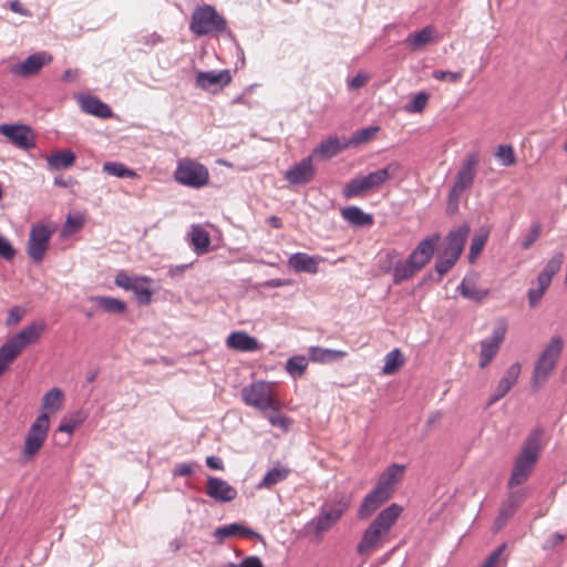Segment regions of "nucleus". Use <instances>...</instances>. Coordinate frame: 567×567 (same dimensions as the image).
<instances>
[{
  "label": "nucleus",
  "instance_id": "56",
  "mask_svg": "<svg viewBox=\"0 0 567 567\" xmlns=\"http://www.w3.org/2000/svg\"><path fill=\"white\" fill-rule=\"evenodd\" d=\"M228 567H265V566L258 556H248V557L244 558L239 564L229 563Z\"/></svg>",
  "mask_w": 567,
  "mask_h": 567
},
{
  "label": "nucleus",
  "instance_id": "14",
  "mask_svg": "<svg viewBox=\"0 0 567 567\" xmlns=\"http://www.w3.org/2000/svg\"><path fill=\"white\" fill-rule=\"evenodd\" d=\"M405 468V465L396 463L388 466L380 475L377 485L368 496H389L392 494L398 484L403 480Z\"/></svg>",
  "mask_w": 567,
  "mask_h": 567
},
{
  "label": "nucleus",
  "instance_id": "3",
  "mask_svg": "<svg viewBox=\"0 0 567 567\" xmlns=\"http://www.w3.org/2000/svg\"><path fill=\"white\" fill-rule=\"evenodd\" d=\"M401 171L398 162H391L384 167L371 172L368 175L357 176L349 181L343 187L342 195L346 199L360 197L365 192L373 190L394 178Z\"/></svg>",
  "mask_w": 567,
  "mask_h": 567
},
{
  "label": "nucleus",
  "instance_id": "54",
  "mask_svg": "<svg viewBox=\"0 0 567 567\" xmlns=\"http://www.w3.org/2000/svg\"><path fill=\"white\" fill-rule=\"evenodd\" d=\"M16 256V250L12 245L3 236H0V257L6 260H12Z\"/></svg>",
  "mask_w": 567,
  "mask_h": 567
},
{
  "label": "nucleus",
  "instance_id": "40",
  "mask_svg": "<svg viewBox=\"0 0 567 567\" xmlns=\"http://www.w3.org/2000/svg\"><path fill=\"white\" fill-rule=\"evenodd\" d=\"M404 364V359L400 349H393L384 358L383 373L386 375L394 374L399 368Z\"/></svg>",
  "mask_w": 567,
  "mask_h": 567
},
{
  "label": "nucleus",
  "instance_id": "64",
  "mask_svg": "<svg viewBox=\"0 0 567 567\" xmlns=\"http://www.w3.org/2000/svg\"><path fill=\"white\" fill-rule=\"evenodd\" d=\"M565 539V536L560 533H555L553 534L547 540H546V544L544 546V548H554L556 547L557 545H559L560 543H563Z\"/></svg>",
  "mask_w": 567,
  "mask_h": 567
},
{
  "label": "nucleus",
  "instance_id": "28",
  "mask_svg": "<svg viewBox=\"0 0 567 567\" xmlns=\"http://www.w3.org/2000/svg\"><path fill=\"white\" fill-rule=\"evenodd\" d=\"M309 360L320 364H327L340 359H343L348 355L347 351L343 350H332L324 349L320 347H310L309 351Z\"/></svg>",
  "mask_w": 567,
  "mask_h": 567
},
{
  "label": "nucleus",
  "instance_id": "47",
  "mask_svg": "<svg viewBox=\"0 0 567 567\" xmlns=\"http://www.w3.org/2000/svg\"><path fill=\"white\" fill-rule=\"evenodd\" d=\"M82 421L83 419L81 417L80 414H74L68 417L65 416L62 419L60 425L58 426V431L71 435L73 434L75 429L82 423Z\"/></svg>",
  "mask_w": 567,
  "mask_h": 567
},
{
  "label": "nucleus",
  "instance_id": "53",
  "mask_svg": "<svg viewBox=\"0 0 567 567\" xmlns=\"http://www.w3.org/2000/svg\"><path fill=\"white\" fill-rule=\"evenodd\" d=\"M487 241V235L476 236L472 239L470 246V255L468 258L471 261H474L478 255L482 252L485 244Z\"/></svg>",
  "mask_w": 567,
  "mask_h": 567
},
{
  "label": "nucleus",
  "instance_id": "26",
  "mask_svg": "<svg viewBox=\"0 0 567 567\" xmlns=\"http://www.w3.org/2000/svg\"><path fill=\"white\" fill-rule=\"evenodd\" d=\"M226 346L240 352H252L260 349L258 340L245 331L231 332L226 339Z\"/></svg>",
  "mask_w": 567,
  "mask_h": 567
},
{
  "label": "nucleus",
  "instance_id": "33",
  "mask_svg": "<svg viewBox=\"0 0 567 567\" xmlns=\"http://www.w3.org/2000/svg\"><path fill=\"white\" fill-rule=\"evenodd\" d=\"M152 279L146 276H140L134 282V288L131 290L135 293V297L141 305H148L152 301L153 291L150 288Z\"/></svg>",
  "mask_w": 567,
  "mask_h": 567
},
{
  "label": "nucleus",
  "instance_id": "1",
  "mask_svg": "<svg viewBox=\"0 0 567 567\" xmlns=\"http://www.w3.org/2000/svg\"><path fill=\"white\" fill-rule=\"evenodd\" d=\"M382 501L383 498H363V502L359 506V519H368L377 514L375 518L363 530L357 545V553L360 556L369 555L377 548L383 546L403 513V507L395 503L379 511L383 504Z\"/></svg>",
  "mask_w": 567,
  "mask_h": 567
},
{
  "label": "nucleus",
  "instance_id": "2",
  "mask_svg": "<svg viewBox=\"0 0 567 567\" xmlns=\"http://www.w3.org/2000/svg\"><path fill=\"white\" fill-rule=\"evenodd\" d=\"M543 437L544 430L537 427L524 440L520 451L513 463L508 480L509 487L523 485L529 478L544 447Z\"/></svg>",
  "mask_w": 567,
  "mask_h": 567
},
{
  "label": "nucleus",
  "instance_id": "38",
  "mask_svg": "<svg viewBox=\"0 0 567 567\" xmlns=\"http://www.w3.org/2000/svg\"><path fill=\"white\" fill-rule=\"evenodd\" d=\"M75 162V154L72 151H63L48 157V164L53 169L71 167Z\"/></svg>",
  "mask_w": 567,
  "mask_h": 567
},
{
  "label": "nucleus",
  "instance_id": "39",
  "mask_svg": "<svg viewBox=\"0 0 567 567\" xmlns=\"http://www.w3.org/2000/svg\"><path fill=\"white\" fill-rule=\"evenodd\" d=\"M518 506H519V503L515 498H509L502 505V507L499 509V514L496 517L495 523H494V527L496 530H499L501 528L504 527V525L506 524L508 518L513 516V514L516 512Z\"/></svg>",
  "mask_w": 567,
  "mask_h": 567
},
{
  "label": "nucleus",
  "instance_id": "27",
  "mask_svg": "<svg viewBox=\"0 0 567 567\" xmlns=\"http://www.w3.org/2000/svg\"><path fill=\"white\" fill-rule=\"evenodd\" d=\"M342 218L354 227H370L374 219L371 214L364 213L358 206H349L341 209Z\"/></svg>",
  "mask_w": 567,
  "mask_h": 567
},
{
  "label": "nucleus",
  "instance_id": "49",
  "mask_svg": "<svg viewBox=\"0 0 567 567\" xmlns=\"http://www.w3.org/2000/svg\"><path fill=\"white\" fill-rule=\"evenodd\" d=\"M497 158L504 166H512L516 163V156L512 146L501 145L496 152Z\"/></svg>",
  "mask_w": 567,
  "mask_h": 567
},
{
  "label": "nucleus",
  "instance_id": "55",
  "mask_svg": "<svg viewBox=\"0 0 567 567\" xmlns=\"http://www.w3.org/2000/svg\"><path fill=\"white\" fill-rule=\"evenodd\" d=\"M268 420L272 426L282 431H287L291 424V420L282 414H271Z\"/></svg>",
  "mask_w": 567,
  "mask_h": 567
},
{
  "label": "nucleus",
  "instance_id": "32",
  "mask_svg": "<svg viewBox=\"0 0 567 567\" xmlns=\"http://www.w3.org/2000/svg\"><path fill=\"white\" fill-rule=\"evenodd\" d=\"M457 289L464 298L475 302H482L488 295L487 289L478 288L470 278H464Z\"/></svg>",
  "mask_w": 567,
  "mask_h": 567
},
{
  "label": "nucleus",
  "instance_id": "60",
  "mask_svg": "<svg viewBox=\"0 0 567 567\" xmlns=\"http://www.w3.org/2000/svg\"><path fill=\"white\" fill-rule=\"evenodd\" d=\"M22 316H23V311L19 307H13L9 311L7 323L8 324H17L22 319Z\"/></svg>",
  "mask_w": 567,
  "mask_h": 567
},
{
  "label": "nucleus",
  "instance_id": "16",
  "mask_svg": "<svg viewBox=\"0 0 567 567\" xmlns=\"http://www.w3.org/2000/svg\"><path fill=\"white\" fill-rule=\"evenodd\" d=\"M44 323L34 322L23 328L16 336L10 338L6 343L19 355L29 346L38 343L43 331Z\"/></svg>",
  "mask_w": 567,
  "mask_h": 567
},
{
  "label": "nucleus",
  "instance_id": "13",
  "mask_svg": "<svg viewBox=\"0 0 567 567\" xmlns=\"http://www.w3.org/2000/svg\"><path fill=\"white\" fill-rule=\"evenodd\" d=\"M53 231V228L41 223L31 227L27 250L34 262H41L44 259Z\"/></svg>",
  "mask_w": 567,
  "mask_h": 567
},
{
  "label": "nucleus",
  "instance_id": "10",
  "mask_svg": "<svg viewBox=\"0 0 567 567\" xmlns=\"http://www.w3.org/2000/svg\"><path fill=\"white\" fill-rule=\"evenodd\" d=\"M480 157L477 154H468L458 169L453 187L449 195V205L457 206L460 198L466 189L471 188L476 175V167L478 165Z\"/></svg>",
  "mask_w": 567,
  "mask_h": 567
},
{
  "label": "nucleus",
  "instance_id": "46",
  "mask_svg": "<svg viewBox=\"0 0 567 567\" xmlns=\"http://www.w3.org/2000/svg\"><path fill=\"white\" fill-rule=\"evenodd\" d=\"M18 357L19 355L6 342L0 347V377Z\"/></svg>",
  "mask_w": 567,
  "mask_h": 567
},
{
  "label": "nucleus",
  "instance_id": "4",
  "mask_svg": "<svg viewBox=\"0 0 567 567\" xmlns=\"http://www.w3.org/2000/svg\"><path fill=\"white\" fill-rule=\"evenodd\" d=\"M564 344V339L560 336H554L540 351L533 369L532 385L534 389L538 390L544 386L555 371Z\"/></svg>",
  "mask_w": 567,
  "mask_h": 567
},
{
  "label": "nucleus",
  "instance_id": "17",
  "mask_svg": "<svg viewBox=\"0 0 567 567\" xmlns=\"http://www.w3.org/2000/svg\"><path fill=\"white\" fill-rule=\"evenodd\" d=\"M0 134L19 148L30 150L35 146L34 134L27 125L1 124Z\"/></svg>",
  "mask_w": 567,
  "mask_h": 567
},
{
  "label": "nucleus",
  "instance_id": "59",
  "mask_svg": "<svg viewBox=\"0 0 567 567\" xmlns=\"http://www.w3.org/2000/svg\"><path fill=\"white\" fill-rule=\"evenodd\" d=\"M83 225L82 219L69 216L64 227L65 233H73L79 230Z\"/></svg>",
  "mask_w": 567,
  "mask_h": 567
},
{
  "label": "nucleus",
  "instance_id": "52",
  "mask_svg": "<svg viewBox=\"0 0 567 567\" xmlns=\"http://www.w3.org/2000/svg\"><path fill=\"white\" fill-rule=\"evenodd\" d=\"M432 76H433V79H435L437 81H444V82H449V83H457L463 79V72L462 71L453 72V71L437 70L432 73Z\"/></svg>",
  "mask_w": 567,
  "mask_h": 567
},
{
  "label": "nucleus",
  "instance_id": "31",
  "mask_svg": "<svg viewBox=\"0 0 567 567\" xmlns=\"http://www.w3.org/2000/svg\"><path fill=\"white\" fill-rule=\"evenodd\" d=\"M64 402V394L61 389L53 388L49 390L42 398L41 406L43 409L42 413H55L58 412Z\"/></svg>",
  "mask_w": 567,
  "mask_h": 567
},
{
  "label": "nucleus",
  "instance_id": "63",
  "mask_svg": "<svg viewBox=\"0 0 567 567\" xmlns=\"http://www.w3.org/2000/svg\"><path fill=\"white\" fill-rule=\"evenodd\" d=\"M206 465L212 470H218V471L224 470L223 460L217 456H214V455L206 457Z\"/></svg>",
  "mask_w": 567,
  "mask_h": 567
},
{
  "label": "nucleus",
  "instance_id": "34",
  "mask_svg": "<svg viewBox=\"0 0 567 567\" xmlns=\"http://www.w3.org/2000/svg\"><path fill=\"white\" fill-rule=\"evenodd\" d=\"M419 271L420 269L409 258L404 261H398L393 270V281L396 285L401 284L413 278Z\"/></svg>",
  "mask_w": 567,
  "mask_h": 567
},
{
  "label": "nucleus",
  "instance_id": "41",
  "mask_svg": "<svg viewBox=\"0 0 567 567\" xmlns=\"http://www.w3.org/2000/svg\"><path fill=\"white\" fill-rule=\"evenodd\" d=\"M103 172L120 178H135L137 174L120 162H106L103 165Z\"/></svg>",
  "mask_w": 567,
  "mask_h": 567
},
{
  "label": "nucleus",
  "instance_id": "15",
  "mask_svg": "<svg viewBox=\"0 0 567 567\" xmlns=\"http://www.w3.org/2000/svg\"><path fill=\"white\" fill-rule=\"evenodd\" d=\"M231 81L233 76L229 70L199 71L196 74L195 84L204 91L215 93L228 86Z\"/></svg>",
  "mask_w": 567,
  "mask_h": 567
},
{
  "label": "nucleus",
  "instance_id": "57",
  "mask_svg": "<svg viewBox=\"0 0 567 567\" xmlns=\"http://www.w3.org/2000/svg\"><path fill=\"white\" fill-rule=\"evenodd\" d=\"M505 548V545H501L497 549H495L486 559L484 565L482 567H494L496 563L498 561L503 550Z\"/></svg>",
  "mask_w": 567,
  "mask_h": 567
},
{
  "label": "nucleus",
  "instance_id": "42",
  "mask_svg": "<svg viewBox=\"0 0 567 567\" xmlns=\"http://www.w3.org/2000/svg\"><path fill=\"white\" fill-rule=\"evenodd\" d=\"M289 470L286 467L276 466L267 472L259 486L271 487L287 478Z\"/></svg>",
  "mask_w": 567,
  "mask_h": 567
},
{
  "label": "nucleus",
  "instance_id": "22",
  "mask_svg": "<svg viewBox=\"0 0 567 567\" xmlns=\"http://www.w3.org/2000/svg\"><path fill=\"white\" fill-rule=\"evenodd\" d=\"M323 261L320 256H310L306 252L292 254L288 259V266L296 272L315 275L319 271V265Z\"/></svg>",
  "mask_w": 567,
  "mask_h": 567
},
{
  "label": "nucleus",
  "instance_id": "24",
  "mask_svg": "<svg viewBox=\"0 0 567 567\" xmlns=\"http://www.w3.org/2000/svg\"><path fill=\"white\" fill-rule=\"evenodd\" d=\"M78 102L81 110L86 114L100 118H110L113 115L112 109L96 96L83 94L78 97Z\"/></svg>",
  "mask_w": 567,
  "mask_h": 567
},
{
  "label": "nucleus",
  "instance_id": "21",
  "mask_svg": "<svg viewBox=\"0 0 567 567\" xmlns=\"http://www.w3.org/2000/svg\"><path fill=\"white\" fill-rule=\"evenodd\" d=\"M316 169L312 165V157H306L297 165L289 168L285 177L291 185H302L312 181Z\"/></svg>",
  "mask_w": 567,
  "mask_h": 567
},
{
  "label": "nucleus",
  "instance_id": "36",
  "mask_svg": "<svg viewBox=\"0 0 567 567\" xmlns=\"http://www.w3.org/2000/svg\"><path fill=\"white\" fill-rule=\"evenodd\" d=\"M434 37V29L431 27L423 28L421 31L410 34L406 43L412 50H419L430 43Z\"/></svg>",
  "mask_w": 567,
  "mask_h": 567
},
{
  "label": "nucleus",
  "instance_id": "23",
  "mask_svg": "<svg viewBox=\"0 0 567 567\" xmlns=\"http://www.w3.org/2000/svg\"><path fill=\"white\" fill-rule=\"evenodd\" d=\"M214 536L218 543H223L228 537L257 538L264 542L261 535L239 523H233L216 528Z\"/></svg>",
  "mask_w": 567,
  "mask_h": 567
},
{
  "label": "nucleus",
  "instance_id": "9",
  "mask_svg": "<svg viewBox=\"0 0 567 567\" xmlns=\"http://www.w3.org/2000/svg\"><path fill=\"white\" fill-rule=\"evenodd\" d=\"M226 27V20L212 6L199 7L192 14L190 30L196 35L223 32Z\"/></svg>",
  "mask_w": 567,
  "mask_h": 567
},
{
  "label": "nucleus",
  "instance_id": "48",
  "mask_svg": "<svg viewBox=\"0 0 567 567\" xmlns=\"http://www.w3.org/2000/svg\"><path fill=\"white\" fill-rule=\"evenodd\" d=\"M542 234V225L540 223H534L528 231V234L523 239L520 247L524 250L529 249L540 237Z\"/></svg>",
  "mask_w": 567,
  "mask_h": 567
},
{
  "label": "nucleus",
  "instance_id": "19",
  "mask_svg": "<svg viewBox=\"0 0 567 567\" xmlns=\"http://www.w3.org/2000/svg\"><path fill=\"white\" fill-rule=\"evenodd\" d=\"M440 240V235L434 234L419 243L415 249L408 257L420 270H422L431 260L435 247Z\"/></svg>",
  "mask_w": 567,
  "mask_h": 567
},
{
  "label": "nucleus",
  "instance_id": "5",
  "mask_svg": "<svg viewBox=\"0 0 567 567\" xmlns=\"http://www.w3.org/2000/svg\"><path fill=\"white\" fill-rule=\"evenodd\" d=\"M243 401L261 411H278L279 401L276 399L275 384L266 381L252 382L241 390Z\"/></svg>",
  "mask_w": 567,
  "mask_h": 567
},
{
  "label": "nucleus",
  "instance_id": "30",
  "mask_svg": "<svg viewBox=\"0 0 567 567\" xmlns=\"http://www.w3.org/2000/svg\"><path fill=\"white\" fill-rule=\"evenodd\" d=\"M190 244L197 255H204L210 247V235L200 225H193L190 228Z\"/></svg>",
  "mask_w": 567,
  "mask_h": 567
},
{
  "label": "nucleus",
  "instance_id": "45",
  "mask_svg": "<svg viewBox=\"0 0 567 567\" xmlns=\"http://www.w3.org/2000/svg\"><path fill=\"white\" fill-rule=\"evenodd\" d=\"M230 491V486L225 481L216 477L208 480L207 494L209 496H227Z\"/></svg>",
  "mask_w": 567,
  "mask_h": 567
},
{
  "label": "nucleus",
  "instance_id": "8",
  "mask_svg": "<svg viewBox=\"0 0 567 567\" xmlns=\"http://www.w3.org/2000/svg\"><path fill=\"white\" fill-rule=\"evenodd\" d=\"M175 181L184 186L202 188L209 182L207 167L192 158H182L174 172Z\"/></svg>",
  "mask_w": 567,
  "mask_h": 567
},
{
  "label": "nucleus",
  "instance_id": "11",
  "mask_svg": "<svg viewBox=\"0 0 567 567\" xmlns=\"http://www.w3.org/2000/svg\"><path fill=\"white\" fill-rule=\"evenodd\" d=\"M349 507V503L341 499H329L320 508V515L313 518L309 525L313 527L316 534H322L330 529L343 515Z\"/></svg>",
  "mask_w": 567,
  "mask_h": 567
},
{
  "label": "nucleus",
  "instance_id": "37",
  "mask_svg": "<svg viewBox=\"0 0 567 567\" xmlns=\"http://www.w3.org/2000/svg\"><path fill=\"white\" fill-rule=\"evenodd\" d=\"M92 300L110 313H124L126 310V303L116 298L97 296L93 297Z\"/></svg>",
  "mask_w": 567,
  "mask_h": 567
},
{
  "label": "nucleus",
  "instance_id": "61",
  "mask_svg": "<svg viewBox=\"0 0 567 567\" xmlns=\"http://www.w3.org/2000/svg\"><path fill=\"white\" fill-rule=\"evenodd\" d=\"M193 473L190 464L179 463L174 467L173 474L175 476H188Z\"/></svg>",
  "mask_w": 567,
  "mask_h": 567
},
{
  "label": "nucleus",
  "instance_id": "58",
  "mask_svg": "<svg viewBox=\"0 0 567 567\" xmlns=\"http://www.w3.org/2000/svg\"><path fill=\"white\" fill-rule=\"evenodd\" d=\"M505 548V545H501L497 549H495L486 559L484 565L482 567H494L496 563L498 561L503 550Z\"/></svg>",
  "mask_w": 567,
  "mask_h": 567
},
{
  "label": "nucleus",
  "instance_id": "25",
  "mask_svg": "<svg viewBox=\"0 0 567 567\" xmlns=\"http://www.w3.org/2000/svg\"><path fill=\"white\" fill-rule=\"evenodd\" d=\"M468 234L470 226L466 224L451 230L446 237V246L444 251H446L447 255H451V257L460 258Z\"/></svg>",
  "mask_w": 567,
  "mask_h": 567
},
{
  "label": "nucleus",
  "instance_id": "35",
  "mask_svg": "<svg viewBox=\"0 0 567 567\" xmlns=\"http://www.w3.org/2000/svg\"><path fill=\"white\" fill-rule=\"evenodd\" d=\"M379 130V126H369L358 130L349 140H346V146L357 147L362 144H365L374 138Z\"/></svg>",
  "mask_w": 567,
  "mask_h": 567
},
{
  "label": "nucleus",
  "instance_id": "51",
  "mask_svg": "<svg viewBox=\"0 0 567 567\" xmlns=\"http://www.w3.org/2000/svg\"><path fill=\"white\" fill-rule=\"evenodd\" d=\"M458 258L451 257V255H447L446 251L443 250L442 256L439 258V260L435 264V270L441 275H445L457 261Z\"/></svg>",
  "mask_w": 567,
  "mask_h": 567
},
{
  "label": "nucleus",
  "instance_id": "18",
  "mask_svg": "<svg viewBox=\"0 0 567 567\" xmlns=\"http://www.w3.org/2000/svg\"><path fill=\"white\" fill-rule=\"evenodd\" d=\"M52 62V55L47 52H38L28 56L24 61L10 66V72L17 76L29 78L35 75L40 70Z\"/></svg>",
  "mask_w": 567,
  "mask_h": 567
},
{
  "label": "nucleus",
  "instance_id": "29",
  "mask_svg": "<svg viewBox=\"0 0 567 567\" xmlns=\"http://www.w3.org/2000/svg\"><path fill=\"white\" fill-rule=\"evenodd\" d=\"M347 148L346 140L341 142L337 136H329L315 148L313 155L328 159Z\"/></svg>",
  "mask_w": 567,
  "mask_h": 567
},
{
  "label": "nucleus",
  "instance_id": "44",
  "mask_svg": "<svg viewBox=\"0 0 567 567\" xmlns=\"http://www.w3.org/2000/svg\"><path fill=\"white\" fill-rule=\"evenodd\" d=\"M308 367V360L303 355H296L287 361L286 370L291 375L301 377Z\"/></svg>",
  "mask_w": 567,
  "mask_h": 567
},
{
  "label": "nucleus",
  "instance_id": "50",
  "mask_svg": "<svg viewBox=\"0 0 567 567\" xmlns=\"http://www.w3.org/2000/svg\"><path fill=\"white\" fill-rule=\"evenodd\" d=\"M140 276H135V275H130L127 274L126 271L124 270H121L117 272V275L115 276V285L122 289H125V290H131L132 288H134V282L137 280Z\"/></svg>",
  "mask_w": 567,
  "mask_h": 567
},
{
  "label": "nucleus",
  "instance_id": "12",
  "mask_svg": "<svg viewBox=\"0 0 567 567\" xmlns=\"http://www.w3.org/2000/svg\"><path fill=\"white\" fill-rule=\"evenodd\" d=\"M506 332H507L506 322L499 321L497 323V326L494 328L492 336L480 342V353H478V368L480 369H485L493 362V360L499 352V349L505 339Z\"/></svg>",
  "mask_w": 567,
  "mask_h": 567
},
{
  "label": "nucleus",
  "instance_id": "7",
  "mask_svg": "<svg viewBox=\"0 0 567 567\" xmlns=\"http://www.w3.org/2000/svg\"><path fill=\"white\" fill-rule=\"evenodd\" d=\"M50 417L48 413H41L31 424L24 437L21 457L24 462L32 461L41 451L49 433Z\"/></svg>",
  "mask_w": 567,
  "mask_h": 567
},
{
  "label": "nucleus",
  "instance_id": "20",
  "mask_svg": "<svg viewBox=\"0 0 567 567\" xmlns=\"http://www.w3.org/2000/svg\"><path fill=\"white\" fill-rule=\"evenodd\" d=\"M520 372L522 364L519 362H514L507 368L495 388V393L489 399V404L496 403L513 389L520 375Z\"/></svg>",
  "mask_w": 567,
  "mask_h": 567
},
{
  "label": "nucleus",
  "instance_id": "62",
  "mask_svg": "<svg viewBox=\"0 0 567 567\" xmlns=\"http://www.w3.org/2000/svg\"><path fill=\"white\" fill-rule=\"evenodd\" d=\"M368 80H369L368 75H365L363 73H359L354 78L351 79V81L349 82V86L351 89L362 87L363 85H365Z\"/></svg>",
  "mask_w": 567,
  "mask_h": 567
},
{
  "label": "nucleus",
  "instance_id": "43",
  "mask_svg": "<svg viewBox=\"0 0 567 567\" xmlns=\"http://www.w3.org/2000/svg\"><path fill=\"white\" fill-rule=\"evenodd\" d=\"M430 100V94L425 91H421L412 96L411 103L405 105L404 110L408 113H422Z\"/></svg>",
  "mask_w": 567,
  "mask_h": 567
},
{
  "label": "nucleus",
  "instance_id": "6",
  "mask_svg": "<svg viewBox=\"0 0 567 567\" xmlns=\"http://www.w3.org/2000/svg\"><path fill=\"white\" fill-rule=\"evenodd\" d=\"M564 258L565 256L563 252H556L538 274L536 280L532 282L527 292L530 308H535L540 302L551 284L553 277L560 270Z\"/></svg>",
  "mask_w": 567,
  "mask_h": 567
}]
</instances>
